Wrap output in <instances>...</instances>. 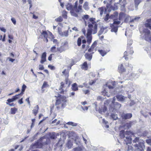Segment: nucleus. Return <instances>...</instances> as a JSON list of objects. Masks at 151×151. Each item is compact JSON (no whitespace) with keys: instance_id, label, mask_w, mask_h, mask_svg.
<instances>
[{"instance_id":"obj_62","label":"nucleus","mask_w":151,"mask_h":151,"mask_svg":"<svg viewBox=\"0 0 151 151\" xmlns=\"http://www.w3.org/2000/svg\"><path fill=\"white\" fill-rule=\"evenodd\" d=\"M56 47L55 46L52 47L51 49V51L53 52H55Z\"/></svg>"},{"instance_id":"obj_11","label":"nucleus","mask_w":151,"mask_h":151,"mask_svg":"<svg viewBox=\"0 0 151 151\" xmlns=\"http://www.w3.org/2000/svg\"><path fill=\"white\" fill-rule=\"evenodd\" d=\"M19 95H16L15 96H13V98L12 99H9L7 100V103H10L13 102L14 101L16 100L17 99H19L20 97H19Z\"/></svg>"},{"instance_id":"obj_49","label":"nucleus","mask_w":151,"mask_h":151,"mask_svg":"<svg viewBox=\"0 0 151 151\" xmlns=\"http://www.w3.org/2000/svg\"><path fill=\"white\" fill-rule=\"evenodd\" d=\"M109 19H110L109 18V14H107L105 17L104 20L105 21L107 22L109 20Z\"/></svg>"},{"instance_id":"obj_24","label":"nucleus","mask_w":151,"mask_h":151,"mask_svg":"<svg viewBox=\"0 0 151 151\" xmlns=\"http://www.w3.org/2000/svg\"><path fill=\"white\" fill-rule=\"evenodd\" d=\"M83 37L81 36L78 38L77 41V44L78 46H80L81 44L82 39L83 38Z\"/></svg>"},{"instance_id":"obj_57","label":"nucleus","mask_w":151,"mask_h":151,"mask_svg":"<svg viewBox=\"0 0 151 151\" xmlns=\"http://www.w3.org/2000/svg\"><path fill=\"white\" fill-rule=\"evenodd\" d=\"M11 20L12 22V23L14 24H16V21L15 19L14 18H12L11 19Z\"/></svg>"},{"instance_id":"obj_12","label":"nucleus","mask_w":151,"mask_h":151,"mask_svg":"<svg viewBox=\"0 0 151 151\" xmlns=\"http://www.w3.org/2000/svg\"><path fill=\"white\" fill-rule=\"evenodd\" d=\"M97 45V42L96 41H94L91 45L90 48L88 50L89 52H92L94 50H96V49H95V47Z\"/></svg>"},{"instance_id":"obj_42","label":"nucleus","mask_w":151,"mask_h":151,"mask_svg":"<svg viewBox=\"0 0 151 151\" xmlns=\"http://www.w3.org/2000/svg\"><path fill=\"white\" fill-rule=\"evenodd\" d=\"M108 2L107 3L106 7L107 9L110 8L111 6V0H108Z\"/></svg>"},{"instance_id":"obj_26","label":"nucleus","mask_w":151,"mask_h":151,"mask_svg":"<svg viewBox=\"0 0 151 151\" xmlns=\"http://www.w3.org/2000/svg\"><path fill=\"white\" fill-rule=\"evenodd\" d=\"M88 65L86 62H84L81 66V68L85 70H87L88 68Z\"/></svg>"},{"instance_id":"obj_25","label":"nucleus","mask_w":151,"mask_h":151,"mask_svg":"<svg viewBox=\"0 0 151 151\" xmlns=\"http://www.w3.org/2000/svg\"><path fill=\"white\" fill-rule=\"evenodd\" d=\"M118 69L119 72H123L125 71V69L123 67V65L121 64L118 67Z\"/></svg>"},{"instance_id":"obj_21","label":"nucleus","mask_w":151,"mask_h":151,"mask_svg":"<svg viewBox=\"0 0 151 151\" xmlns=\"http://www.w3.org/2000/svg\"><path fill=\"white\" fill-rule=\"evenodd\" d=\"M59 34L62 37H67L68 35V30H66L63 32H60Z\"/></svg>"},{"instance_id":"obj_30","label":"nucleus","mask_w":151,"mask_h":151,"mask_svg":"<svg viewBox=\"0 0 151 151\" xmlns=\"http://www.w3.org/2000/svg\"><path fill=\"white\" fill-rule=\"evenodd\" d=\"M110 117L111 119H113L114 120H116L118 118L117 115L114 113H112L110 115Z\"/></svg>"},{"instance_id":"obj_35","label":"nucleus","mask_w":151,"mask_h":151,"mask_svg":"<svg viewBox=\"0 0 151 151\" xmlns=\"http://www.w3.org/2000/svg\"><path fill=\"white\" fill-rule=\"evenodd\" d=\"M83 7L86 10H88L89 9L88 3V2H86L84 3Z\"/></svg>"},{"instance_id":"obj_51","label":"nucleus","mask_w":151,"mask_h":151,"mask_svg":"<svg viewBox=\"0 0 151 151\" xmlns=\"http://www.w3.org/2000/svg\"><path fill=\"white\" fill-rule=\"evenodd\" d=\"M146 142L149 145L151 146V138L147 139L146 140Z\"/></svg>"},{"instance_id":"obj_64","label":"nucleus","mask_w":151,"mask_h":151,"mask_svg":"<svg viewBox=\"0 0 151 151\" xmlns=\"http://www.w3.org/2000/svg\"><path fill=\"white\" fill-rule=\"evenodd\" d=\"M48 67L49 68H50L51 70H53L54 68V67L53 66H52L51 65H49Z\"/></svg>"},{"instance_id":"obj_9","label":"nucleus","mask_w":151,"mask_h":151,"mask_svg":"<svg viewBox=\"0 0 151 151\" xmlns=\"http://www.w3.org/2000/svg\"><path fill=\"white\" fill-rule=\"evenodd\" d=\"M132 116V114L131 113L124 114L121 116L123 119L126 120L130 119Z\"/></svg>"},{"instance_id":"obj_13","label":"nucleus","mask_w":151,"mask_h":151,"mask_svg":"<svg viewBox=\"0 0 151 151\" xmlns=\"http://www.w3.org/2000/svg\"><path fill=\"white\" fill-rule=\"evenodd\" d=\"M120 5H121V7L122 9H124L125 8V5L127 4V0H122L119 1Z\"/></svg>"},{"instance_id":"obj_60","label":"nucleus","mask_w":151,"mask_h":151,"mask_svg":"<svg viewBox=\"0 0 151 151\" xmlns=\"http://www.w3.org/2000/svg\"><path fill=\"white\" fill-rule=\"evenodd\" d=\"M74 9H76L78 7V1H76L75 3V5L73 6Z\"/></svg>"},{"instance_id":"obj_28","label":"nucleus","mask_w":151,"mask_h":151,"mask_svg":"<svg viewBox=\"0 0 151 151\" xmlns=\"http://www.w3.org/2000/svg\"><path fill=\"white\" fill-rule=\"evenodd\" d=\"M125 17V14L122 13H120L119 15V20H122Z\"/></svg>"},{"instance_id":"obj_52","label":"nucleus","mask_w":151,"mask_h":151,"mask_svg":"<svg viewBox=\"0 0 151 151\" xmlns=\"http://www.w3.org/2000/svg\"><path fill=\"white\" fill-rule=\"evenodd\" d=\"M40 143L39 142H37L35 143L33 145V146H36V148H39L40 147L38 146V145H40Z\"/></svg>"},{"instance_id":"obj_6","label":"nucleus","mask_w":151,"mask_h":151,"mask_svg":"<svg viewBox=\"0 0 151 151\" xmlns=\"http://www.w3.org/2000/svg\"><path fill=\"white\" fill-rule=\"evenodd\" d=\"M95 19L93 18H91L89 19V21L91 22V24H94L93 34H95L97 32V24L95 21Z\"/></svg>"},{"instance_id":"obj_44","label":"nucleus","mask_w":151,"mask_h":151,"mask_svg":"<svg viewBox=\"0 0 151 151\" xmlns=\"http://www.w3.org/2000/svg\"><path fill=\"white\" fill-rule=\"evenodd\" d=\"M66 124L69 125H71L73 126H76L77 125V123L72 122H68L67 123H66Z\"/></svg>"},{"instance_id":"obj_20","label":"nucleus","mask_w":151,"mask_h":151,"mask_svg":"<svg viewBox=\"0 0 151 151\" xmlns=\"http://www.w3.org/2000/svg\"><path fill=\"white\" fill-rule=\"evenodd\" d=\"M132 139L130 136H126V139H124V141L125 142L126 145L128 144H131V143Z\"/></svg>"},{"instance_id":"obj_18","label":"nucleus","mask_w":151,"mask_h":151,"mask_svg":"<svg viewBox=\"0 0 151 151\" xmlns=\"http://www.w3.org/2000/svg\"><path fill=\"white\" fill-rule=\"evenodd\" d=\"M116 98L119 101H123L126 99V97L122 95H118L116 96Z\"/></svg>"},{"instance_id":"obj_29","label":"nucleus","mask_w":151,"mask_h":151,"mask_svg":"<svg viewBox=\"0 0 151 151\" xmlns=\"http://www.w3.org/2000/svg\"><path fill=\"white\" fill-rule=\"evenodd\" d=\"M75 12H82V6L79 5L78 6V8H77L75 9Z\"/></svg>"},{"instance_id":"obj_43","label":"nucleus","mask_w":151,"mask_h":151,"mask_svg":"<svg viewBox=\"0 0 151 151\" xmlns=\"http://www.w3.org/2000/svg\"><path fill=\"white\" fill-rule=\"evenodd\" d=\"M66 145L68 148H70L73 145V144L70 141H68Z\"/></svg>"},{"instance_id":"obj_50","label":"nucleus","mask_w":151,"mask_h":151,"mask_svg":"<svg viewBox=\"0 0 151 151\" xmlns=\"http://www.w3.org/2000/svg\"><path fill=\"white\" fill-rule=\"evenodd\" d=\"M73 150L74 151H81L82 149L81 147H78L76 148H75L73 149Z\"/></svg>"},{"instance_id":"obj_1","label":"nucleus","mask_w":151,"mask_h":151,"mask_svg":"<svg viewBox=\"0 0 151 151\" xmlns=\"http://www.w3.org/2000/svg\"><path fill=\"white\" fill-rule=\"evenodd\" d=\"M115 86V82L111 81H109L104 86V89L102 92V94L104 96H106L108 97H110L112 94H117L120 91V88H125L127 86H121L119 88H117L115 90L114 88Z\"/></svg>"},{"instance_id":"obj_54","label":"nucleus","mask_w":151,"mask_h":151,"mask_svg":"<svg viewBox=\"0 0 151 151\" xmlns=\"http://www.w3.org/2000/svg\"><path fill=\"white\" fill-rule=\"evenodd\" d=\"M89 16L88 15H84L83 17V19L84 20L85 19H87L89 18Z\"/></svg>"},{"instance_id":"obj_32","label":"nucleus","mask_w":151,"mask_h":151,"mask_svg":"<svg viewBox=\"0 0 151 151\" xmlns=\"http://www.w3.org/2000/svg\"><path fill=\"white\" fill-rule=\"evenodd\" d=\"M107 27H102L101 28L100 31L99 32V33H98L99 35H101L102 34V33H103V32H104V30L105 29H107Z\"/></svg>"},{"instance_id":"obj_16","label":"nucleus","mask_w":151,"mask_h":151,"mask_svg":"<svg viewBox=\"0 0 151 151\" xmlns=\"http://www.w3.org/2000/svg\"><path fill=\"white\" fill-rule=\"evenodd\" d=\"M139 18V17H137L134 18V19H130V17L129 16H128L124 20V22L127 23L129 19H130V22H132L134 21H137Z\"/></svg>"},{"instance_id":"obj_14","label":"nucleus","mask_w":151,"mask_h":151,"mask_svg":"<svg viewBox=\"0 0 151 151\" xmlns=\"http://www.w3.org/2000/svg\"><path fill=\"white\" fill-rule=\"evenodd\" d=\"M134 146L136 147H137L138 149H140L141 148V151H144V150L143 149V147H144V144L143 142L136 144L134 145Z\"/></svg>"},{"instance_id":"obj_8","label":"nucleus","mask_w":151,"mask_h":151,"mask_svg":"<svg viewBox=\"0 0 151 151\" xmlns=\"http://www.w3.org/2000/svg\"><path fill=\"white\" fill-rule=\"evenodd\" d=\"M131 133L130 131L124 132V130L121 131L120 132L119 136L121 138H124L125 135H129Z\"/></svg>"},{"instance_id":"obj_27","label":"nucleus","mask_w":151,"mask_h":151,"mask_svg":"<svg viewBox=\"0 0 151 151\" xmlns=\"http://www.w3.org/2000/svg\"><path fill=\"white\" fill-rule=\"evenodd\" d=\"M72 88L73 90L76 91L78 90V87L77 84L76 83H73L72 85Z\"/></svg>"},{"instance_id":"obj_31","label":"nucleus","mask_w":151,"mask_h":151,"mask_svg":"<svg viewBox=\"0 0 151 151\" xmlns=\"http://www.w3.org/2000/svg\"><path fill=\"white\" fill-rule=\"evenodd\" d=\"M88 27H89V29H88V30H89V29H92V32H93V34H94L93 31L94 24H91V23L88 22Z\"/></svg>"},{"instance_id":"obj_37","label":"nucleus","mask_w":151,"mask_h":151,"mask_svg":"<svg viewBox=\"0 0 151 151\" xmlns=\"http://www.w3.org/2000/svg\"><path fill=\"white\" fill-rule=\"evenodd\" d=\"M62 13L63 17L65 19H67V12L66 11L64 10L62 12Z\"/></svg>"},{"instance_id":"obj_15","label":"nucleus","mask_w":151,"mask_h":151,"mask_svg":"<svg viewBox=\"0 0 151 151\" xmlns=\"http://www.w3.org/2000/svg\"><path fill=\"white\" fill-rule=\"evenodd\" d=\"M112 106H114V109L117 110L120 108L121 105L117 102H114L113 104H112Z\"/></svg>"},{"instance_id":"obj_38","label":"nucleus","mask_w":151,"mask_h":151,"mask_svg":"<svg viewBox=\"0 0 151 151\" xmlns=\"http://www.w3.org/2000/svg\"><path fill=\"white\" fill-rule=\"evenodd\" d=\"M42 35L45 38H47L48 36V32H47L45 31H43L42 33Z\"/></svg>"},{"instance_id":"obj_23","label":"nucleus","mask_w":151,"mask_h":151,"mask_svg":"<svg viewBox=\"0 0 151 151\" xmlns=\"http://www.w3.org/2000/svg\"><path fill=\"white\" fill-rule=\"evenodd\" d=\"M60 85V86L59 88V89L60 90V93H63L64 92L63 89V88L64 87V83H63V82H61Z\"/></svg>"},{"instance_id":"obj_5","label":"nucleus","mask_w":151,"mask_h":151,"mask_svg":"<svg viewBox=\"0 0 151 151\" xmlns=\"http://www.w3.org/2000/svg\"><path fill=\"white\" fill-rule=\"evenodd\" d=\"M143 32L145 33V40L151 42V36L150 35V31L147 29H144Z\"/></svg>"},{"instance_id":"obj_46","label":"nucleus","mask_w":151,"mask_h":151,"mask_svg":"<svg viewBox=\"0 0 151 151\" xmlns=\"http://www.w3.org/2000/svg\"><path fill=\"white\" fill-rule=\"evenodd\" d=\"M48 86V85L47 84V83L46 82H44L43 83V84L42 85V89L43 88H46Z\"/></svg>"},{"instance_id":"obj_4","label":"nucleus","mask_w":151,"mask_h":151,"mask_svg":"<svg viewBox=\"0 0 151 151\" xmlns=\"http://www.w3.org/2000/svg\"><path fill=\"white\" fill-rule=\"evenodd\" d=\"M66 9L70 11V13L71 15L76 17H78V14L75 12V9H74L73 6L71 4L68 3L65 5Z\"/></svg>"},{"instance_id":"obj_22","label":"nucleus","mask_w":151,"mask_h":151,"mask_svg":"<svg viewBox=\"0 0 151 151\" xmlns=\"http://www.w3.org/2000/svg\"><path fill=\"white\" fill-rule=\"evenodd\" d=\"M136 123V122L135 121H131L130 122H129L125 124V126H127L128 128H130L131 126L135 123Z\"/></svg>"},{"instance_id":"obj_36","label":"nucleus","mask_w":151,"mask_h":151,"mask_svg":"<svg viewBox=\"0 0 151 151\" xmlns=\"http://www.w3.org/2000/svg\"><path fill=\"white\" fill-rule=\"evenodd\" d=\"M17 110V109L15 107L12 108L11 109L10 113L12 114H14L16 113V112Z\"/></svg>"},{"instance_id":"obj_55","label":"nucleus","mask_w":151,"mask_h":151,"mask_svg":"<svg viewBox=\"0 0 151 151\" xmlns=\"http://www.w3.org/2000/svg\"><path fill=\"white\" fill-rule=\"evenodd\" d=\"M58 51L60 52H61L63 51V48L61 47H58L57 48Z\"/></svg>"},{"instance_id":"obj_47","label":"nucleus","mask_w":151,"mask_h":151,"mask_svg":"<svg viewBox=\"0 0 151 151\" xmlns=\"http://www.w3.org/2000/svg\"><path fill=\"white\" fill-rule=\"evenodd\" d=\"M55 20L57 22H60L63 21V19L61 17H59L56 19Z\"/></svg>"},{"instance_id":"obj_19","label":"nucleus","mask_w":151,"mask_h":151,"mask_svg":"<svg viewBox=\"0 0 151 151\" xmlns=\"http://www.w3.org/2000/svg\"><path fill=\"white\" fill-rule=\"evenodd\" d=\"M93 52H92V53H86L85 55V58L89 61L91 60L92 58V54H93Z\"/></svg>"},{"instance_id":"obj_17","label":"nucleus","mask_w":151,"mask_h":151,"mask_svg":"<svg viewBox=\"0 0 151 151\" xmlns=\"http://www.w3.org/2000/svg\"><path fill=\"white\" fill-rule=\"evenodd\" d=\"M46 53L45 52L43 53L41 56V60L40 62L41 63H43L46 61Z\"/></svg>"},{"instance_id":"obj_61","label":"nucleus","mask_w":151,"mask_h":151,"mask_svg":"<svg viewBox=\"0 0 151 151\" xmlns=\"http://www.w3.org/2000/svg\"><path fill=\"white\" fill-rule=\"evenodd\" d=\"M18 102L20 104H22L23 103V98H21L20 99H19L18 101Z\"/></svg>"},{"instance_id":"obj_41","label":"nucleus","mask_w":151,"mask_h":151,"mask_svg":"<svg viewBox=\"0 0 151 151\" xmlns=\"http://www.w3.org/2000/svg\"><path fill=\"white\" fill-rule=\"evenodd\" d=\"M99 10L100 12V14L101 16L103 14L104 11V8L103 7L99 8Z\"/></svg>"},{"instance_id":"obj_59","label":"nucleus","mask_w":151,"mask_h":151,"mask_svg":"<svg viewBox=\"0 0 151 151\" xmlns=\"http://www.w3.org/2000/svg\"><path fill=\"white\" fill-rule=\"evenodd\" d=\"M139 139L138 137H136L135 139L133 140V142L136 143L139 141Z\"/></svg>"},{"instance_id":"obj_39","label":"nucleus","mask_w":151,"mask_h":151,"mask_svg":"<svg viewBox=\"0 0 151 151\" xmlns=\"http://www.w3.org/2000/svg\"><path fill=\"white\" fill-rule=\"evenodd\" d=\"M50 137L51 139H55L56 138V136L55 135V133L54 132H52L50 135Z\"/></svg>"},{"instance_id":"obj_58","label":"nucleus","mask_w":151,"mask_h":151,"mask_svg":"<svg viewBox=\"0 0 151 151\" xmlns=\"http://www.w3.org/2000/svg\"><path fill=\"white\" fill-rule=\"evenodd\" d=\"M39 69L40 70H42L44 69V68L43 65H39Z\"/></svg>"},{"instance_id":"obj_2","label":"nucleus","mask_w":151,"mask_h":151,"mask_svg":"<svg viewBox=\"0 0 151 151\" xmlns=\"http://www.w3.org/2000/svg\"><path fill=\"white\" fill-rule=\"evenodd\" d=\"M55 97L59 98L56 100L55 103L56 108L58 109L64 108L66 105V97L64 96H62L59 94H58L57 96H56Z\"/></svg>"},{"instance_id":"obj_33","label":"nucleus","mask_w":151,"mask_h":151,"mask_svg":"<svg viewBox=\"0 0 151 151\" xmlns=\"http://www.w3.org/2000/svg\"><path fill=\"white\" fill-rule=\"evenodd\" d=\"M39 107L38 105H37L35 107V109L33 110V113L35 115L37 114L38 110Z\"/></svg>"},{"instance_id":"obj_7","label":"nucleus","mask_w":151,"mask_h":151,"mask_svg":"<svg viewBox=\"0 0 151 151\" xmlns=\"http://www.w3.org/2000/svg\"><path fill=\"white\" fill-rule=\"evenodd\" d=\"M92 34V29H89L88 30L87 32V33L86 37L87 39V42L88 43V45H89L91 43L92 37L91 35Z\"/></svg>"},{"instance_id":"obj_10","label":"nucleus","mask_w":151,"mask_h":151,"mask_svg":"<svg viewBox=\"0 0 151 151\" xmlns=\"http://www.w3.org/2000/svg\"><path fill=\"white\" fill-rule=\"evenodd\" d=\"M132 41L131 40H130L129 41V42L131 43L127 44V51L128 52V53L129 54H132L134 52V51L133 50V49L131 48L130 47L131 45V43Z\"/></svg>"},{"instance_id":"obj_34","label":"nucleus","mask_w":151,"mask_h":151,"mask_svg":"<svg viewBox=\"0 0 151 151\" xmlns=\"http://www.w3.org/2000/svg\"><path fill=\"white\" fill-rule=\"evenodd\" d=\"M135 6L136 8H137L139 4L141 2V0H134Z\"/></svg>"},{"instance_id":"obj_45","label":"nucleus","mask_w":151,"mask_h":151,"mask_svg":"<svg viewBox=\"0 0 151 151\" xmlns=\"http://www.w3.org/2000/svg\"><path fill=\"white\" fill-rule=\"evenodd\" d=\"M145 24V26L146 27L148 28L151 29V22H148Z\"/></svg>"},{"instance_id":"obj_56","label":"nucleus","mask_w":151,"mask_h":151,"mask_svg":"<svg viewBox=\"0 0 151 151\" xmlns=\"http://www.w3.org/2000/svg\"><path fill=\"white\" fill-rule=\"evenodd\" d=\"M26 86L25 84H23L22 87V92H24L25 89L26 88Z\"/></svg>"},{"instance_id":"obj_40","label":"nucleus","mask_w":151,"mask_h":151,"mask_svg":"<svg viewBox=\"0 0 151 151\" xmlns=\"http://www.w3.org/2000/svg\"><path fill=\"white\" fill-rule=\"evenodd\" d=\"M99 51L102 56H104L107 53V52L105 51H104L102 50H99Z\"/></svg>"},{"instance_id":"obj_63","label":"nucleus","mask_w":151,"mask_h":151,"mask_svg":"<svg viewBox=\"0 0 151 151\" xmlns=\"http://www.w3.org/2000/svg\"><path fill=\"white\" fill-rule=\"evenodd\" d=\"M83 91L85 94H87L89 92V90H83Z\"/></svg>"},{"instance_id":"obj_53","label":"nucleus","mask_w":151,"mask_h":151,"mask_svg":"<svg viewBox=\"0 0 151 151\" xmlns=\"http://www.w3.org/2000/svg\"><path fill=\"white\" fill-rule=\"evenodd\" d=\"M66 69H65L64 71L62 72V73L65 76L68 78L69 76L68 73H65Z\"/></svg>"},{"instance_id":"obj_3","label":"nucleus","mask_w":151,"mask_h":151,"mask_svg":"<svg viewBox=\"0 0 151 151\" xmlns=\"http://www.w3.org/2000/svg\"><path fill=\"white\" fill-rule=\"evenodd\" d=\"M117 16L118 14L117 15L112 14L109 16V18L110 19H111L114 20L113 24L111 25V31L112 32H114L116 35H117L118 27V25L120 23V21L116 19V18L117 17Z\"/></svg>"},{"instance_id":"obj_48","label":"nucleus","mask_w":151,"mask_h":151,"mask_svg":"<svg viewBox=\"0 0 151 151\" xmlns=\"http://www.w3.org/2000/svg\"><path fill=\"white\" fill-rule=\"evenodd\" d=\"M127 146V151H133V149L132 146L128 145Z\"/></svg>"}]
</instances>
